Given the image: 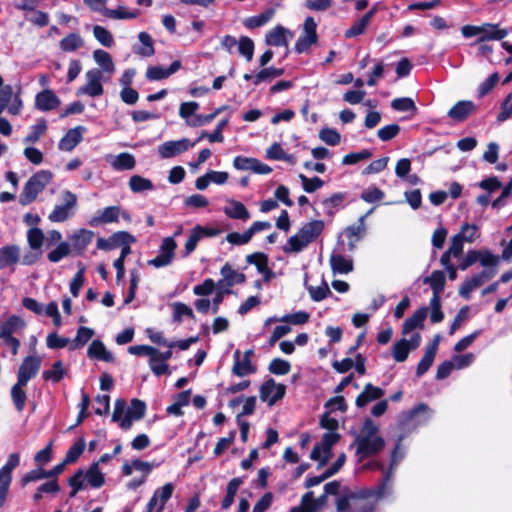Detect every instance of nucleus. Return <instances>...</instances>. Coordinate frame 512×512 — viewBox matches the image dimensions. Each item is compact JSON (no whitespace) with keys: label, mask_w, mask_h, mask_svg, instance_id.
I'll use <instances>...</instances> for the list:
<instances>
[{"label":"nucleus","mask_w":512,"mask_h":512,"mask_svg":"<svg viewBox=\"0 0 512 512\" xmlns=\"http://www.w3.org/2000/svg\"><path fill=\"white\" fill-rule=\"evenodd\" d=\"M292 37V33L281 25L270 30L265 37V42L270 46H287L288 38Z\"/></svg>","instance_id":"nucleus-28"},{"label":"nucleus","mask_w":512,"mask_h":512,"mask_svg":"<svg viewBox=\"0 0 512 512\" xmlns=\"http://www.w3.org/2000/svg\"><path fill=\"white\" fill-rule=\"evenodd\" d=\"M177 244L173 237H165L159 246L158 254L173 261Z\"/></svg>","instance_id":"nucleus-53"},{"label":"nucleus","mask_w":512,"mask_h":512,"mask_svg":"<svg viewBox=\"0 0 512 512\" xmlns=\"http://www.w3.org/2000/svg\"><path fill=\"white\" fill-rule=\"evenodd\" d=\"M357 454L361 458H366L376 454L384 447V439L378 435V428L367 420L364 423L361 434L356 438Z\"/></svg>","instance_id":"nucleus-4"},{"label":"nucleus","mask_w":512,"mask_h":512,"mask_svg":"<svg viewBox=\"0 0 512 512\" xmlns=\"http://www.w3.org/2000/svg\"><path fill=\"white\" fill-rule=\"evenodd\" d=\"M508 35L506 29L499 27V24L494 23H483L482 32L480 37L476 39L475 43L486 42V41H500Z\"/></svg>","instance_id":"nucleus-23"},{"label":"nucleus","mask_w":512,"mask_h":512,"mask_svg":"<svg viewBox=\"0 0 512 512\" xmlns=\"http://www.w3.org/2000/svg\"><path fill=\"white\" fill-rule=\"evenodd\" d=\"M128 185L133 193H142L154 189V184L150 179L137 174L130 177Z\"/></svg>","instance_id":"nucleus-41"},{"label":"nucleus","mask_w":512,"mask_h":512,"mask_svg":"<svg viewBox=\"0 0 512 512\" xmlns=\"http://www.w3.org/2000/svg\"><path fill=\"white\" fill-rule=\"evenodd\" d=\"M64 52H74L84 46V40L78 33H70L59 42Z\"/></svg>","instance_id":"nucleus-43"},{"label":"nucleus","mask_w":512,"mask_h":512,"mask_svg":"<svg viewBox=\"0 0 512 512\" xmlns=\"http://www.w3.org/2000/svg\"><path fill=\"white\" fill-rule=\"evenodd\" d=\"M423 282L430 285L433 294H441L445 286L444 272L435 270L430 276L425 277Z\"/></svg>","instance_id":"nucleus-45"},{"label":"nucleus","mask_w":512,"mask_h":512,"mask_svg":"<svg viewBox=\"0 0 512 512\" xmlns=\"http://www.w3.org/2000/svg\"><path fill=\"white\" fill-rule=\"evenodd\" d=\"M260 399L269 406H273L277 401L281 400L286 393L284 384L276 383L273 378L266 380L260 387Z\"/></svg>","instance_id":"nucleus-10"},{"label":"nucleus","mask_w":512,"mask_h":512,"mask_svg":"<svg viewBox=\"0 0 512 512\" xmlns=\"http://www.w3.org/2000/svg\"><path fill=\"white\" fill-rule=\"evenodd\" d=\"M274 14L275 10L273 8H269L256 16L247 18L244 24L250 29L261 27L269 22L273 18Z\"/></svg>","instance_id":"nucleus-46"},{"label":"nucleus","mask_w":512,"mask_h":512,"mask_svg":"<svg viewBox=\"0 0 512 512\" xmlns=\"http://www.w3.org/2000/svg\"><path fill=\"white\" fill-rule=\"evenodd\" d=\"M93 59L96 62V64L101 68L99 69L102 71V74L107 73L109 76L115 72V65L112 60L111 55L102 50L97 49L93 52Z\"/></svg>","instance_id":"nucleus-35"},{"label":"nucleus","mask_w":512,"mask_h":512,"mask_svg":"<svg viewBox=\"0 0 512 512\" xmlns=\"http://www.w3.org/2000/svg\"><path fill=\"white\" fill-rule=\"evenodd\" d=\"M254 355V351L249 349L241 355L239 350L234 352V365H233V373L239 377H244L250 374H253L257 370V366L252 363V356Z\"/></svg>","instance_id":"nucleus-11"},{"label":"nucleus","mask_w":512,"mask_h":512,"mask_svg":"<svg viewBox=\"0 0 512 512\" xmlns=\"http://www.w3.org/2000/svg\"><path fill=\"white\" fill-rule=\"evenodd\" d=\"M330 265L334 274H347L353 270L352 260L335 252L330 256Z\"/></svg>","instance_id":"nucleus-33"},{"label":"nucleus","mask_w":512,"mask_h":512,"mask_svg":"<svg viewBox=\"0 0 512 512\" xmlns=\"http://www.w3.org/2000/svg\"><path fill=\"white\" fill-rule=\"evenodd\" d=\"M140 15L139 9L129 10L125 6H118L116 9L105 11V17L114 20L135 19Z\"/></svg>","instance_id":"nucleus-42"},{"label":"nucleus","mask_w":512,"mask_h":512,"mask_svg":"<svg viewBox=\"0 0 512 512\" xmlns=\"http://www.w3.org/2000/svg\"><path fill=\"white\" fill-rule=\"evenodd\" d=\"M106 160L116 171L132 170L136 166L135 157L127 152H122L116 156L109 155Z\"/></svg>","instance_id":"nucleus-27"},{"label":"nucleus","mask_w":512,"mask_h":512,"mask_svg":"<svg viewBox=\"0 0 512 512\" xmlns=\"http://www.w3.org/2000/svg\"><path fill=\"white\" fill-rule=\"evenodd\" d=\"M27 384H21L19 381H17L12 387H11V399L15 406V409L18 412H22L25 408L27 395L25 392V387Z\"/></svg>","instance_id":"nucleus-39"},{"label":"nucleus","mask_w":512,"mask_h":512,"mask_svg":"<svg viewBox=\"0 0 512 512\" xmlns=\"http://www.w3.org/2000/svg\"><path fill=\"white\" fill-rule=\"evenodd\" d=\"M340 436L336 432H327L323 435L320 444L316 445L311 452V459L326 462L331 455V448L335 445Z\"/></svg>","instance_id":"nucleus-14"},{"label":"nucleus","mask_w":512,"mask_h":512,"mask_svg":"<svg viewBox=\"0 0 512 512\" xmlns=\"http://www.w3.org/2000/svg\"><path fill=\"white\" fill-rule=\"evenodd\" d=\"M94 232L88 229H80L70 236L71 246L82 252L92 242Z\"/></svg>","instance_id":"nucleus-34"},{"label":"nucleus","mask_w":512,"mask_h":512,"mask_svg":"<svg viewBox=\"0 0 512 512\" xmlns=\"http://www.w3.org/2000/svg\"><path fill=\"white\" fill-rule=\"evenodd\" d=\"M59 491L60 486L56 480L45 482L37 488V492L33 495V500L38 502L42 499L44 494H56Z\"/></svg>","instance_id":"nucleus-62"},{"label":"nucleus","mask_w":512,"mask_h":512,"mask_svg":"<svg viewBox=\"0 0 512 512\" xmlns=\"http://www.w3.org/2000/svg\"><path fill=\"white\" fill-rule=\"evenodd\" d=\"M222 278L217 281V286L222 287L223 284H227L228 287H233L237 284L245 282V275L239 270L234 269L229 263L222 266L220 270Z\"/></svg>","instance_id":"nucleus-20"},{"label":"nucleus","mask_w":512,"mask_h":512,"mask_svg":"<svg viewBox=\"0 0 512 512\" xmlns=\"http://www.w3.org/2000/svg\"><path fill=\"white\" fill-rule=\"evenodd\" d=\"M182 64L179 60H175L169 67L160 65L148 67L146 71V78L150 81H158L166 79L180 70Z\"/></svg>","instance_id":"nucleus-21"},{"label":"nucleus","mask_w":512,"mask_h":512,"mask_svg":"<svg viewBox=\"0 0 512 512\" xmlns=\"http://www.w3.org/2000/svg\"><path fill=\"white\" fill-rule=\"evenodd\" d=\"M87 356L90 359L111 363L114 361L113 354L107 350L106 346L101 340H93L88 349Z\"/></svg>","instance_id":"nucleus-25"},{"label":"nucleus","mask_w":512,"mask_h":512,"mask_svg":"<svg viewBox=\"0 0 512 512\" xmlns=\"http://www.w3.org/2000/svg\"><path fill=\"white\" fill-rule=\"evenodd\" d=\"M149 367L156 376L169 374L168 364L161 357H157L156 354H151L149 357Z\"/></svg>","instance_id":"nucleus-64"},{"label":"nucleus","mask_w":512,"mask_h":512,"mask_svg":"<svg viewBox=\"0 0 512 512\" xmlns=\"http://www.w3.org/2000/svg\"><path fill=\"white\" fill-rule=\"evenodd\" d=\"M174 489V484L171 482L157 488L148 501L145 507V512H163L165 505L173 495Z\"/></svg>","instance_id":"nucleus-9"},{"label":"nucleus","mask_w":512,"mask_h":512,"mask_svg":"<svg viewBox=\"0 0 512 512\" xmlns=\"http://www.w3.org/2000/svg\"><path fill=\"white\" fill-rule=\"evenodd\" d=\"M138 39L141 46L135 47L134 51L143 57H150L154 55L155 49L151 36L147 32H140Z\"/></svg>","instance_id":"nucleus-44"},{"label":"nucleus","mask_w":512,"mask_h":512,"mask_svg":"<svg viewBox=\"0 0 512 512\" xmlns=\"http://www.w3.org/2000/svg\"><path fill=\"white\" fill-rule=\"evenodd\" d=\"M246 261L249 264H254L260 273H263V274L270 273V270L268 268V259L265 254H263V253L250 254L247 256Z\"/></svg>","instance_id":"nucleus-63"},{"label":"nucleus","mask_w":512,"mask_h":512,"mask_svg":"<svg viewBox=\"0 0 512 512\" xmlns=\"http://www.w3.org/2000/svg\"><path fill=\"white\" fill-rule=\"evenodd\" d=\"M27 241L32 250L41 253V248L45 241V236L40 228L32 227L27 232Z\"/></svg>","instance_id":"nucleus-49"},{"label":"nucleus","mask_w":512,"mask_h":512,"mask_svg":"<svg viewBox=\"0 0 512 512\" xmlns=\"http://www.w3.org/2000/svg\"><path fill=\"white\" fill-rule=\"evenodd\" d=\"M85 449V440L84 438L78 439L67 451L64 463H74L77 459L82 455Z\"/></svg>","instance_id":"nucleus-56"},{"label":"nucleus","mask_w":512,"mask_h":512,"mask_svg":"<svg viewBox=\"0 0 512 512\" xmlns=\"http://www.w3.org/2000/svg\"><path fill=\"white\" fill-rule=\"evenodd\" d=\"M238 52L248 62L252 60L254 54V42L247 36H241L238 40Z\"/></svg>","instance_id":"nucleus-55"},{"label":"nucleus","mask_w":512,"mask_h":512,"mask_svg":"<svg viewBox=\"0 0 512 512\" xmlns=\"http://www.w3.org/2000/svg\"><path fill=\"white\" fill-rule=\"evenodd\" d=\"M428 315V308L421 307L408 317L402 326V335L407 336L417 329H423L424 321Z\"/></svg>","instance_id":"nucleus-19"},{"label":"nucleus","mask_w":512,"mask_h":512,"mask_svg":"<svg viewBox=\"0 0 512 512\" xmlns=\"http://www.w3.org/2000/svg\"><path fill=\"white\" fill-rule=\"evenodd\" d=\"M194 146L195 143H191L187 138L166 141L158 146V154L162 159H169L184 153Z\"/></svg>","instance_id":"nucleus-13"},{"label":"nucleus","mask_w":512,"mask_h":512,"mask_svg":"<svg viewBox=\"0 0 512 512\" xmlns=\"http://www.w3.org/2000/svg\"><path fill=\"white\" fill-rule=\"evenodd\" d=\"M93 35L96 40L104 47L110 48L114 43L113 35L103 26L95 25L93 27Z\"/></svg>","instance_id":"nucleus-54"},{"label":"nucleus","mask_w":512,"mask_h":512,"mask_svg":"<svg viewBox=\"0 0 512 512\" xmlns=\"http://www.w3.org/2000/svg\"><path fill=\"white\" fill-rule=\"evenodd\" d=\"M71 252V245L68 242H60L47 254V259L52 263H58Z\"/></svg>","instance_id":"nucleus-52"},{"label":"nucleus","mask_w":512,"mask_h":512,"mask_svg":"<svg viewBox=\"0 0 512 512\" xmlns=\"http://www.w3.org/2000/svg\"><path fill=\"white\" fill-rule=\"evenodd\" d=\"M478 262L485 269H494L499 263V257L487 249L478 250Z\"/></svg>","instance_id":"nucleus-59"},{"label":"nucleus","mask_w":512,"mask_h":512,"mask_svg":"<svg viewBox=\"0 0 512 512\" xmlns=\"http://www.w3.org/2000/svg\"><path fill=\"white\" fill-rule=\"evenodd\" d=\"M26 324L24 320L17 316L11 315L5 321L0 323V339L5 340L13 337V334L23 330Z\"/></svg>","instance_id":"nucleus-24"},{"label":"nucleus","mask_w":512,"mask_h":512,"mask_svg":"<svg viewBox=\"0 0 512 512\" xmlns=\"http://www.w3.org/2000/svg\"><path fill=\"white\" fill-rule=\"evenodd\" d=\"M104 483L105 475L100 470L99 462H94L89 466L86 472L79 469L69 478L68 484L72 488L70 497H75L76 494L85 489L87 485L91 488L98 489L102 487Z\"/></svg>","instance_id":"nucleus-3"},{"label":"nucleus","mask_w":512,"mask_h":512,"mask_svg":"<svg viewBox=\"0 0 512 512\" xmlns=\"http://www.w3.org/2000/svg\"><path fill=\"white\" fill-rule=\"evenodd\" d=\"M46 345L49 349H62L71 346V340L58 335L56 332L49 333L46 337Z\"/></svg>","instance_id":"nucleus-60"},{"label":"nucleus","mask_w":512,"mask_h":512,"mask_svg":"<svg viewBox=\"0 0 512 512\" xmlns=\"http://www.w3.org/2000/svg\"><path fill=\"white\" fill-rule=\"evenodd\" d=\"M52 180L53 173L49 170H40L34 173L24 185L19 196V203L26 206L34 202Z\"/></svg>","instance_id":"nucleus-5"},{"label":"nucleus","mask_w":512,"mask_h":512,"mask_svg":"<svg viewBox=\"0 0 512 512\" xmlns=\"http://www.w3.org/2000/svg\"><path fill=\"white\" fill-rule=\"evenodd\" d=\"M476 111V105L469 100L458 101L448 111L447 115L455 122H463Z\"/></svg>","instance_id":"nucleus-18"},{"label":"nucleus","mask_w":512,"mask_h":512,"mask_svg":"<svg viewBox=\"0 0 512 512\" xmlns=\"http://www.w3.org/2000/svg\"><path fill=\"white\" fill-rule=\"evenodd\" d=\"M422 337L419 332L411 335L410 339L401 338L396 341L392 346V357L396 362H404L410 351L417 349L421 344Z\"/></svg>","instance_id":"nucleus-8"},{"label":"nucleus","mask_w":512,"mask_h":512,"mask_svg":"<svg viewBox=\"0 0 512 512\" xmlns=\"http://www.w3.org/2000/svg\"><path fill=\"white\" fill-rule=\"evenodd\" d=\"M384 395V390L373 386L371 383L365 385L364 390L356 398V406L361 408L369 402L380 399Z\"/></svg>","instance_id":"nucleus-32"},{"label":"nucleus","mask_w":512,"mask_h":512,"mask_svg":"<svg viewBox=\"0 0 512 512\" xmlns=\"http://www.w3.org/2000/svg\"><path fill=\"white\" fill-rule=\"evenodd\" d=\"M431 416L432 412L429 407L425 404H419L409 412L408 420L412 422L414 426H420L427 423Z\"/></svg>","instance_id":"nucleus-36"},{"label":"nucleus","mask_w":512,"mask_h":512,"mask_svg":"<svg viewBox=\"0 0 512 512\" xmlns=\"http://www.w3.org/2000/svg\"><path fill=\"white\" fill-rule=\"evenodd\" d=\"M173 309L172 319L176 323H180L183 321L184 317L194 319L193 310L186 304L182 302H174L171 304Z\"/></svg>","instance_id":"nucleus-50"},{"label":"nucleus","mask_w":512,"mask_h":512,"mask_svg":"<svg viewBox=\"0 0 512 512\" xmlns=\"http://www.w3.org/2000/svg\"><path fill=\"white\" fill-rule=\"evenodd\" d=\"M495 273V269H484L480 273L466 279L460 287V295L465 299H469L471 292L480 287L485 281L494 277Z\"/></svg>","instance_id":"nucleus-15"},{"label":"nucleus","mask_w":512,"mask_h":512,"mask_svg":"<svg viewBox=\"0 0 512 512\" xmlns=\"http://www.w3.org/2000/svg\"><path fill=\"white\" fill-rule=\"evenodd\" d=\"M120 217L119 206H108L102 210H98L89 220V225L98 227L104 224L117 222Z\"/></svg>","instance_id":"nucleus-17"},{"label":"nucleus","mask_w":512,"mask_h":512,"mask_svg":"<svg viewBox=\"0 0 512 512\" xmlns=\"http://www.w3.org/2000/svg\"><path fill=\"white\" fill-rule=\"evenodd\" d=\"M47 123L44 119H39L36 124L31 126L29 133L25 136L24 142L29 144L36 143L46 132Z\"/></svg>","instance_id":"nucleus-51"},{"label":"nucleus","mask_w":512,"mask_h":512,"mask_svg":"<svg viewBox=\"0 0 512 512\" xmlns=\"http://www.w3.org/2000/svg\"><path fill=\"white\" fill-rule=\"evenodd\" d=\"M42 360L37 355H29L24 358L17 372V381L28 384L39 372Z\"/></svg>","instance_id":"nucleus-12"},{"label":"nucleus","mask_w":512,"mask_h":512,"mask_svg":"<svg viewBox=\"0 0 512 512\" xmlns=\"http://www.w3.org/2000/svg\"><path fill=\"white\" fill-rule=\"evenodd\" d=\"M322 220H312L305 223L299 231L291 236L283 247L285 253H299L315 241L324 230Z\"/></svg>","instance_id":"nucleus-2"},{"label":"nucleus","mask_w":512,"mask_h":512,"mask_svg":"<svg viewBox=\"0 0 512 512\" xmlns=\"http://www.w3.org/2000/svg\"><path fill=\"white\" fill-rule=\"evenodd\" d=\"M283 73H284V70L281 68H274V67L264 68L254 76V85L257 86L264 81L277 78V77L281 76Z\"/></svg>","instance_id":"nucleus-57"},{"label":"nucleus","mask_w":512,"mask_h":512,"mask_svg":"<svg viewBox=\"0 0 512 512\" xmlns=\"http://www.w3.org/2000/svg\"><path fill=\"white\" fill-rule=\"evenodd\" d=\"M95 332L92 328L86 326H80L77 329L76 336L71 340V346L69 350H76L82 348L88 341L92 339Z\"/></svg>","instance_id":"nucleus-40"},{"label":"nucleus","mask_w":512,"mask_h":512,"mask_svg":"<svg viewBox=\"0 0 512 512\" xmlns=\"http://www.w3.org/2000/svg\"><path fill=\"white\" fill-rule=\"evenodd\" d=\"M224 213L231 219L246 221L250 218V213L243 203L234 199H228L224 207Z\"/></svg>","instance_id":"nucleus-31"},{"label":"nucleus","mask_w":512,"mask_h":512,"mask_svg":"<svg viewBox=\"0 0 512 512\" xmlns=\"http://www.w3.org/2000/svg\"><path fill=\"white\" fill-rule=\"evenodd\" d=\"M86 83L77 90V95H87L89 97H98L104 93L102 82L105 80L102 71L93 68L85 74Z\"/></svg>","instance_id":"nucleus-7"},{"label":"nucleus","mask_w":512,"mask_h":512,"mask_svg":"<svg viewBox=\"0 0 512 512\" xmlns=\"http://www.w3.org/2000/svg\"><path fill=\"white\" fill-rule=\"evenodd\" d=\"M20 259V248L17 245H7L0 248V270L13 267Z\"/></svg>","instance_id":"nucleus-29"},{"label":"nucleus","mask_w":512,"mask_h":512,"mask_svg":"<svg viewBox=\"0 0 512 512\" xmlns=\"http://www.w3.org/2000/svg\"><path fill=\"white\" fill-rule=\"evenodd\" d=\"M21 88H18V91L14 93L13 87L11 86V100H9L6 109L10 115L17 116L23 110V101L20 96Z\"/></svg>","instance_id":"nucleus-58"},{"label":"nucleus","mask_w":512,"mask_h":512,"mask_svg":"<svg viewBox=\"0 0 512 512\" xmlns=\"http://www.w3.org/2000/svg\"><path fill=\"white\" fill-rule=\"evenodd\" d=\"M204 235L211 236V235H214V233H210L208 231V229L203 228L202 226H199V225L193 228L190 236L188 237V239H187V241L185 243V253H184V256L190 255L196 249L199 240Z\"/></svg>","instance_id":"nucleus-37"},{"label":"nucleus","mask_w":512,"mask_h":512,"mask_svg":"<svg viewBox=\"0 0 512 512\" xmlns=\"http://www.w3.org/2000/svg\"><path fill=\"white\" fill-rule=\"evenodd\" d=\"M375 12H376V9L373 8L370 11H368L366 14H364L361 18L356 20L352 24V26L345 31V33H344L345 38H355L357 36L364 34L368 25L371 22V19L373 18Z\"/></svg>","instance_id":"nucleus-30"},{"label":"nucleus","mask_w":512,"mask_h":512,"mask_svg":"<svg viewBox=\"0 0 512 512\" xmlns=\"http://www.w3.org/2000/svg\"><path fill=\"white\" fill-rule=\"evenodd\" d=\"M60 99L50 89L39 92L35 97V107L40 111H51L60 105Z\"/></svg>","instance_id":"nucleus-22"},{"label":"nucleus","mask_w":512,"mask_h":512,"mask_svg":"<svg viewBox=\"0 0 512 512\" xmlns=\"http://www.w3.org/2000/svg\"><path fill=\"white\" fill-rule=\"evenodd\" d=\"M61 203L54 206L48 219L52 223H62L72 218L77 210L78 197L70 190H63L60 195Z\"/></svg>","instance_id":"nucleus-6"},{"label":"nucleus","mask_w":512,"mask_h":512,"mask_svg":"<svg viewBox=\"0 0 512 512\" xmlns=\"http://www.w3.org/2000/svg\"><path fill=\"white\" fill-rule=\"evenodd\" d=\"M20 456L18 453H12L9 455L6 463L0 469V477L6 478L12 481V472L19 465Z\"/></svg>","instance_id":"nucleus-61"},{"label":"nucleus","mask_w":512,"mask_h":512,"mask_svg":"<svg viewBox=\"0 0 512 512\" xmlns=\"http://www.w3.org/2000/svg\"><path fill=\"white\" fill-rule=\"evenodd\" d=\"M65 375L66 370L63 367L62 361L54 362L50 369L45 370L42 373V377L45 381H51L53 383H58L64 378Z\"/></svg>","instance_id":"nucleus-47"},{"label":"nucleus","mask_w":512,"mask_h":512,"mask_svg":"<svg viewBox=\"0 0 512 512\" xmlns=\"http://www.w3.org/2000/svg\"><path fill=\"white\" fill-rule=\"evenodd\" d=\"M403 436L398 441L391 453L390 468L384 473L382 481L372 489H364L348 497L337 500L338 512H373L376 504L393 494L394 468L404 458L405 451L401 446Z\"/></svg>","instance_id":"nucleus-1"},{"label":"nucleus","mask_w":512,"mask_h":512,"mask_svg":"<svg viewBox=\"0 0 512 512\" xmlns=\"http://www.w3.org/2000/svg\"><path fill=\"white\" fill-rule=\"evenodd\" d=\"M243 484V479L240 477H235L231 479L226 487V494L221 502V508L223 510H227L231 507L234 502V498L236 493L239 490V487Z\"/></svg>","instance_id":"nucleus-38"},{"label":"nucleus","mask_w":512,"mask_h":512,"mask_svg":"<svg viewBox=\"0 0 512 512\" xmlns=\"http://www.w3.org/2000/svg\"><path fill=\"white\" fill-rule=\"evenodd\" d=\"M305 286L310 294L311 299L315 302H320L332 294L327 282L324 279H322L319 286H312L308 284H305Z\"/></svg>","instance_id":"nucleus-48"},{"label":"nucleus","mask_w":512,"mask_h":512,"mask_svg":"<svg viewBox=\"0 0 512 512\" xmlns=\"http://www.w3.org/2000/svg\"><path fill=\"white\" fill-rule=\"evenodd\" d=\"M86 131V127L82 125L69 129L60 139L58 149L65 152H71L83 140V135Z\"/></svg>","instance_id":"nucleus-16"},{"label":"nucleus","mask_w":512,"mask_h":512,"mask_svg":"<svg viewBox=\"0 0 512 512\" xmlns=\"http://www.w3.org/2000/svg\"><path fill=\"white\" fill-rule=\"evenodd\" d=\"M157 467L153 462L143 461L141 459H133L130 462H125L122 466V474L130 476L134 471L141 472L143 476H149L152 470Z\"/></svg>","instance_id":"nucleus-26"}]
</instances>
